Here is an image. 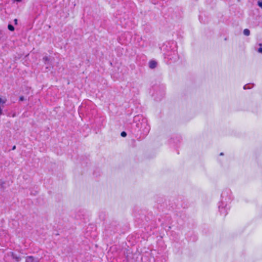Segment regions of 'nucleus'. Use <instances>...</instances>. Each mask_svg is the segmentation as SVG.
<instances>
[{"label": "nucleus", "mask_w": 262, "mask_h": 262, "mask_svg": "<svg viewBox=\"0 0 262 262\" xmlns=\"http://www.w3.org/2000/svg\"><path fill=\"white\" fill-rule=\"evenodd\" d=\"M232 200V193L230 190L225 189L221 194V200L219 204V209L221 214L226 216L229 210L228 203Z\"/></svg>", "instance_id": "nucleus-1"}, {"label": "nucleus", "mask_w": 262, "mask_h": 262, "mask_svg": "<svg viewBox=\"0 0 262 262\" xmlns=\"http://www.w3.org/2000/svg\"><path fill=\"white\" fill-rule=\"evenodd\" d=\"M176 46V42L173 41L168 42L162 47V50L166 51L164 53L166 58L172 62H175L178 59V52L174 48Z\"/></svg>", "instance_id": "nucleus-2"}, {"label": "nucleus", "mask_w": 262, "mask_h": 262, "mask_svg": "<svg viewBox=\"0 0 262 262\" xmlns=\"http://www.w3.org/2000/svg\"><path fill=\"white\" fill-rule=\"evenodd\" d=\"M136 127L144 135H147L150 130V126L145 119L139 120V122L136 124Z\"/></svg>", "instance_id": "nucleus-3"}, {"label": "nucleus", "mask_w": 262, "mask_h": 262, "mask_svg": "<svg viewBox=\"0 0 262 262\" xmlns=\"http://www.w3.org/2000/svg\"><path fill=\"white\" fill-rule=\"evenodd\" d=\"M26 262H39L37 258H35L32 256H29L26 258Z\"/></svg>", "instance_id": "nucleus-4"}, {"label": "nucleus", "mask_w": 262, "mask_h": 262, "mask_svg": "<svg viewBox=\"0 0 262 262\" xmlns=\"http://www.w3.org/2000/svg\"><path fill=\"white\" fill-rule=\"evenodd\" d=\"M157 66V62L155 60H151L149 62V67L151 69H155Z\"/></svg>", "instance_id": "nucleus-5"}, {"label": "nucleus", "mask_w": 262, "mask_h": 262, "mask_svg": "<svg viewBox=\"0 0 262 262\" xmlns=\"http://www.w3.org/2000/svg\"><path fill=\"white\" fill-rule=\"evenodd\" d=\"M11 256L12 258L15 260L16 262H19L21 260L20 256H18L14 253H12Z\"/></svg>", "instance_id": "nucleus-6"}, {"label": "nucleus", "mask_w": 262, "mask_h": 262, "mask_svg": "<svg viewBox=\"0 0 262 262\" xmlns=\"http://www.w3.org/2000/svg\"><path fill=\"white\" fill-rule=\"evenodd\" d=\"M243 34L245 36H248L250 35V31L248 29H245L243 31Z\"/></svg>", "instance_id": "nucleus-7"}, {"label": "nucleus", "mask_w": 262, "mask_h": 262, "mask_svg": "<svg viewBox=\"0 0 262 262\" xmlns=\"http://www.w3.org/2000/svg\"><path fill=\"white\" fill-rule=\"evenodd\" d=\"M8 29L11 31H13L14 30V26L11 25V24H9L8 26Z\"/></svg>", "instance_id": "nucleus-8"}, {"label": "nucleus", "mask_w": 262, "mask_h": 262, "mask_svg": "<svg viewBox=\"0 0 262 262\" xmlns=\"http://www.w3.org/2000/svg\"><path fill=\"white\" fill-rule=\"evenodd\" d=\"M259 48L258 49V52L262 54V43H259Z\"/></svg>", "instance_id": "nucleus-9"}, {"label": "nucleus", "mask_w": 262, "mask_h": 262, "mask_svg": "<svg viewBox=\"0 0 262 262\" xmlns=\"http://www.w3.org/2000/svg\"><path fill=\"white\" fill-rule=\"evenodd\" d=\"M43 60L45 63L46 64L47 62L49 60V58L47 56H45L43 57Z\"/></svg>", "instance_id": "nucleus-10"}, {"label": "nucleus", "mask_w": 262, "mask_h": 262, "mask_svg": "<svg viewBox=\"0 0 262 262\" xmlns=\"http://www.w3.org/2000/svg\"><path fill=\"white\" fill-rule=\"evenodd\" d=\"M121 136L122 137H125L126 136H127V134L125 132H122L121 133Z\"/></svg>", "instance_id": "nucleus-11"}, {"label": "nucleus", "mask_w": 262, "mask_h": 262, "mask_svg": "<svg viewBox=\"0 0 262 262\" xmlns=\"http://www.w3.org/2000/svg\"><path fill=\"white\" fill-rule=\"evenodd\" d=\"M258 5L261 8H262V1H258Z\"/></svg>", "instance_id": "nucleus-12"}, {"label": "nucleus", "mask_w": 262, "mask_h": 262, "mask_svg": "<svg viewBox=\"0 0 262 262\" xmlns=\"http://www.w3.org/2000/svg\"><path fill=\"white\" fill-rule=\"evenodd\" d=\"M244 89L245 90H246V89H250V88L247 85H245L244 86Z\"/></svg>", "instance_id": "nucleus-13"}, {"label": "nucleus", "mask_w": 262, "mask_h": 262, "mask_svg": "<svg viewBox=\"0 0 262 262\" xmlns=\"http://www.w3.org/2000/svg\"><path fill=\"white\" fill-rule=\"evenodd\" d=\"M24 100V96H20V97H19V100H20V101H23Z\"/></svg>", "instance_id": "nucleus-14"}, {"label": "nucleus", "mask_w": 262, "mask_h": 262, "mask_svg": "<svg viewBox=\"0 0 262 262\" xmlns=\"http://www.w3.org/2000/svg\"><path fill=\"white\" fill-rule=\"evenodd\" d=\"M5 103V101L3 100L2 99V98H0V103Z\"/></svg>", "instance_id": "nucleus-15"}, {"label": "nucleus", "mask_w": 262, "mask_h": 262, "mask_svg": "<svg viewBox=\"0 0 262 262\" xmlns=\"http://www.w3.org/2000/svg\"><path fill=\"white\" fill-rule=\"evenodd\" d=\"M17 20L16 19H14V23L15 24H17Z\"/></svg>", "instance_id": "nucleus-16"}, {"label": "nucleus", "mask_w": 262, "mask_h": 262, "mask_svg": "<svg viewBox=\"0 0 262 262\" xmlns=\"http://www.w3.org/2000/svg\"><path fill=\"white\" fill-rule=\"evenodd\" d=\"M2 114V109L0 107V115Z\"/></svg>", "instance_id": "nucleus-17"}, {"label": "nucleus", "mask_w": 262, "mask_h": 262, "mask_svg": "<svg viewBox=\"0 0 262 262\" xmlns=\"http://www.w3.org/2000/svg\"><path fill=\"white\" fill-rule=\"evenodd\" d=\"M15 148H16V146L14 145V146L12 147V150H14Z\"/></svg>", "instance_id": "nucleus-18"}, {"label": "nucleus", "mask_w": 262, "mask_h": 262, "mask_svg": "<svg viewBox=\"0 0 262 262\" xmlns=\"http://www.w3.org/2000/svg\"><path fill=\"white\" fill-rule=\"evenodd\" d=\"M138 118H139V116H137L135 117V120H136Z\"/></svg>", "instance_id": "nucleus-19"}, {"label": "nucleus", "mask_w": 262, "mask_h": 262, "mask_svg": "<svg viewBox=\"0 0 262 262\" xmlns=\"http://www.w3.org/2000/svg\"><path fill=\"white\" fill-rule=\"evenodd\" d=\"M223 155V154L222 152L220 154V155Z\"/></svg>", "instance_id": "nucleus-20"}]
</instances>
